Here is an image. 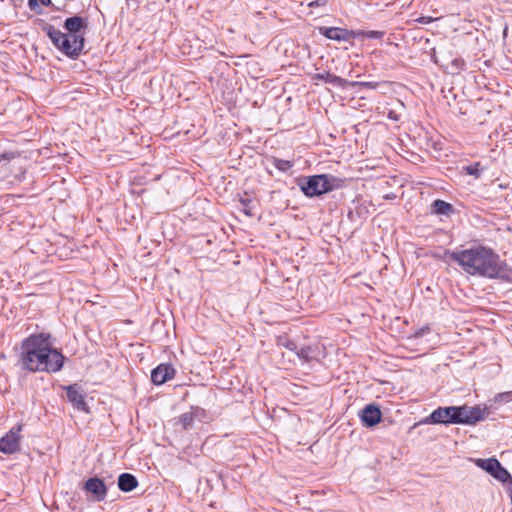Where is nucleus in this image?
<instances>
[{
    "label": "nucleus",
    "instance_id": "obj_27",
    "mask_svg": "<svg viewBox=\"0 0 512 512\" xmlns=\"http://www.w3.org/2000/svg\"><path fill=\"white\" fill-rule=\"evenodd\" d=\"M452 67L455 69V71H460L464 69L465 67V61L462 58H455L451 62Z\"/></svg>",
    "mask_w": 512,
    "mask_h": 512
},
{
    "label": "nucleus",
    "instance_id": "obj_21",
    "mask_svg": "<svg viewBox=\"0 0 512 512\" xmlns=\"http://www.w3.org/2000/svg\"><path fill=\"white\" fill-rule=\"evenodd\" d=\"M271 163L273 164V166L277 170H279L281 172H287L294 165V163L292 161L280 159V158H277V157H272L271 158Z\"/></svg>",
    "mask_w": 512,
    "mask_h": 512
},
{
    "label": "nucleus",
    "instance_id": "obj_15",
    "mask_svg": "<svg viewBox=\"0 0 512 512\" xmlns=\"http://www.w3.org/2000/svg\"><path fill=\"white\" fill-rule=\"evenodd\" d=\"M85 489L95 495L97 500H102L106 496L105 484L98 478H91L87 480Z\"/></svg>",
    "mask_w": 512,
    "mask_h": 512
},
{
    "label": "nucleus",
    "instance_id": "obj_14",
    "mask_svg": "<svg viewBox=\"0 0 512 512\" xmlns=\"http://www.w3.org/2000/svg\"><path fill=\"white\" fill-rule=\"evenodd\" d=\"M312 80H321L325 83L332 84L341 89H347L349 81L339 76L330 74L329 72L316 73L311 77Z\"/></svg>",
    "mask_w": 512,
    "mask_h": 512
},
{
    "label": "nucleus",
    "instance_id": "obj_6",
    "mask_svg": "<svg viewBox=\"0 0 512 512\" xmlns=\"http://www.w3.org/2000/svg\"><path fill=\"white\" fill-rule=\"evenodd\" d=\"M475 463L478 467L484 469L491 476L502 483L512 482L509 472L501 466L498 460L494 458L477 459Z\"/></svg>",
    "mask_w": 512,
    "mask_h": 512
},
{
    "label": "nucleus",
    "instance_id": "obj_12",
    "mask_svg": "<svg viewBox=\"0 0 512 512\" xmlns=\"http://www.w3.org/2000/svg\"><path fill=\"white\" fill-rule=\"evenodd\" d=\"M381 415V411L376 405L369 404L362 410L360 418L363 425L373 427L380 422Z\"/></svg>",
    "mask_w": 512,
    "mask_h": 512
},
{
    "label": "nucleus",
    "instance_id": "obj_24",
    "mask_svg": "<svg viewBox=\"0 0 512 512\" xmlns=\"http://www.w3.org/2000/svg\"><path fill=\"white\" fill-rule=\"evenodd\" d=\"M241 211L247 216H253V201L249 198H240Z\"/></svg>",
    "mask_w": 512,
    "mask_h": 512
},
{
    "label": "nucleus",
    "instance_id": "obj_29",
    "mask_svg": "<svg viewBox=\"0 0 512 512\" xmlns=\"http://www.w3.org/2000/svg\"><path fill=\"white\" fill-rule=\"evenodd\" d=\"M388 117L393 120H398L397 115L395 114L394 111H390Z\"/></svg>",
    "mask_w": 512,
    "mask_h": 512
},
{
    "label": "nucleus",
    "instance_id": "obj_30",
    "mask_svg": "<svg viewBox=\"0 0 512 512\" xmlns=\"http://www.w3.org/2000/svg\"><path fill=\"white\" fill-rule=\"evenodd\" d=\"M10 1L13 2L14 5H17V4L22 3L23 0H10Z\"/></svg>",
    "mask_w": 512,
    "mask_h": 512
},
{
    "label": "nucleus",
    "instance_id": "obj_20",
    "mask_svg": "<svg viewBox=\"0 0 512 512\" xmlns=\"http://www.w3.org/2000/svg\"><path fill=\"white\" fill-rule=\"evenodd\" d=\"M298 357L306 363L317 359L316 349L312 346H303L297 352Z\"/></svg>",
    "mask_w": 512,
    "mask_h": 512
},
{
    "label": "nucleus",
    "instance_id": "obj_4",
    "mask_svg": "<svg viewBox=\"0 0 512 512\" xmlns=\"http://www.w3.org/2000/svg\"><path fill=\"white\" fill-rule=\"evenodd\" d=\"M454 413L457 418L456 424H475L486 419L490 412L486 406L481 408L480 406L463 405L454 406Z\"/></svg>",
    "mask_w": 512,
    "mask_h": 512
},
{
    "label": "nucleus",
    "instance_id": "obj_28",
    "mask_svg": "<svg viewBox=\"0 0 512 512\" xmlns=\"http://www.w3.org/2000/svg\"><path fill=\"white\" fill-rule=\"evenodd\" d=\"M15 157H16V155L14 153L5 152V153L0 154V162H2L4 160L9 161Z\"/></svg>",
    "mask_w": 512,
    "mask_h": 512
},
{
    "label": "nucleus",
    "instance_id": "obj_19",
    "mask_svg": "<svg viewBox=\"0 0 512 512\" xmlns=\"http://www.w3.org/2000/svg\"><path fill=\"white\" fill-rule=\"evenodd\" d=\"M432 212L437 215H449L453 212L454 208L453 206L441 199H436L433 201L432 205Z\"/></svg>",
    "mask_w": 512,
    "mask_h": 512
},
{
    "label": "nucleus",
    "instance_id": "obj_7",
    "mask_svg": "<svg viewBox=\"0 0 512 512\" xmlns=\"http://www.w3.org/2000/svg\"><path fill=\"white\" fill-rule=\"evenodd\" d=\"M454 406L438 407L422 422L425 424H456Z\"/></svg>",
    "mask_w": 512,
    "mask_h": 512
},
{
    "label": "nucleus",
    "instance_id": "obj_3",
    "mask_svg": "<svg viewBox=\"0 0 512 512\" xmlns=\"http://www.w3.org/2000/svg\"><path fill=\"white\" fill-rule=\"evenodd\" d=\"M88 27V20L81 16L69 17L64 21L63 28L67 33L47 24L44 31L54 46L71 59H77L84 48V32Z\"/></svg>",
    "mask_w": 512,
    "mask_h": 512
},
{
    "label": "nucleus",
    "instance_id": "obj_26",
    "mask_svg": "<svg viewBox=\"0 0 512 512\" xmlns=\"http://www.w3.org/2000/svg\"><path fill=\"white\" fill-rule=\"evenodd\" d=\"M493 401L495 403H508L512 401V391L498 393Z\"/></svg>",
    "mask_w": 512,
    "mask_h": 512
},
{
    "label": "nucleus",
    "instance_id": "obj_25",
    "mask_svg": "<svg viewBox=\"0 0 512 512\" xmlns=\"http://www.w3.org/2000/svg\"><path fill=\"white\" fill-rule=\"evenodd\" d=\"M380 85L379 82L372 81H349L348 87H363L368 89H376Z\"/></svg>",
    "mask_w": 512,
    "mask_h": 512
},
{
    "label": "nucleus",
    "instance_id": "obj_17",
    "mask_svg": "<svg viewBox=\"0 0 512 512\" xmlns=\"http://www.w3.org/2000/svg\"><path fill=\"white\" fill-rule=\"evenodd\" d=\"M41 5L50 6L55 11L62 10V7L56 6L55 4L52 3L51 0H28L29 9L36 13L37 15H40L43 12Z\"/></svg>",
    "mask_w": 512,
    "mask_h": 512
},
{
    "label": "nucleus",
    "instance_id": "obj_11",
    "mask_svg": "<svg viewBox=\"0 0 512 512\" xmlns=\"http://www.w3.org/2000/svg\"><path fill=\"white\" fill-rule=\"evenodd\" d=\"M205 415V410L200 407H192L191 411L181 414L176 424L180 425L183 430H189L194 426V419Z\"/></svg>",
    "mask_w": 512,
    "mask_h": 512
},
{
    "label": "nucleus",
    "instance_id": "obj_18",
    "mask_svg": "<svg viewBox=\"0 0 512 512\" xmlns=\"http://www.w3.org/2000/svg\"><path fill=\"white\" fill-rule=\"evenodd\" d=\"M327 193L333 190L341 189L346 185V179L331 174H323Z\"/></svg>",
    "mask_w": 512,
    "mask_h": 512
},
{
    "label": "nucleus",
    "instance_id": "obj_23",
    "mask_svg": "<svg viewBox=\"0 0 512 512\" xmlns=\"http://www.w3.org/2000/svg\"><path fill=\"white\" fill-rule=\"evenodd\" d=\"M463 171H465L466 174L474 176L475 178H479L482 173V169L480 168V163L476 162L468 166H464Z\"/></svg>",
    "mask_w": 512,
    "mask_h": 512
},
{
    "label": "nucleus",
    "instance_id": "obj_32",
    "mask_svg": "<svg viewBox=\"0 0 512 512\" xmlns=\"http://www.w3.org/2000/svg\"><path fill=\"white\" fill-rule=\"evenodd\" d=\"M421 24L428 23L429 21L420 20Z\"/></svg>",
    "mask_w": 512,
    "mask_h": 512
},
{
    "label": "nucleus",
    "instance_id": "obj_10",
    "mask_svg": "<svg viewBox=\"0 0 512 512\" xmlns=\"http://www.w3.org/2000/svg\"><path fill=\"white\" fill-rule=\"evenodd\" d=\"M67 399L73 407L79 411L88 412V406L85 396L77 385H69L65 387Z\"/></svg>",
    "mask_w": 512,
    "mask_h": 512
},
{
    "label": "nucleus",
    "instance_id": "obj_31",
    "mask_svg": "<svg viewBox=\"0 0 512 512\" xmlns=\"http://www.w3.org/2000/svg\"><path fill=\"white\" fill-rule=\"evenodd\" d=\"M2 451H3V452H5V453H12V452H14L15 450L9 449V450H2Z\"/></svg>",
    "mask_w": 512,
    "mask_h": 512
},
{
    "label": "nucleus",
    "instance_id": "obj_22",
    "mask_svg": "<svg viewBox=\"0 0 512 512\" xmlns=\"http://www.w3.org/2000/svg\"><path fill=\"white\" fill-rule=\"evenodd\" d=\"M356 33V36H364L368 39H382L385 35L383 31L377 30H359Z\"/></svg>",
    "mask_w": 512,
    "mask_h": 512
},
{
    "label": "nucleus",
    "instance_id": "obj_16",
    "mask_svg": "<svg viewBox=\"0 0 512 512\" xmlns=\"http://www.w3.org/2000/svg\"><path fill=\"white\" fill-rule=\"evenodd\" d=\"M137 485L138 481L132 474L123 473L118 478V487L121 491L130 492L135 489Z\"/></svg>",
    "mask_w": 512,
    "mask_h": 512
},
{
    "label": "nucleus",
    "instance_id": "obj_9",
    "mask_svg": "<svg viewBox=\"0 0 512 512\" xmlns=\"http://www.w3.org/2000/svg\"><path fill=\"white\" fill-rule=\"evenodd\" d=\"M175 376V369L171 364L162 363L151 372V381L155 385H162Z\"/></svg>",
    "mask_w": 512,
    "mask_h": 512
},
{
    "label": "nucleus",
    "instance_id": "obj_1",
    "mask_svg": "<svg viewBox=\"0 0 512 512\" xmlns=\"http://www.w3.org/2000/svg\"><path fill=\"white\" fill-rule=\"evenodd\" d=\"M446 255L471 276L488 279H512V269L500 259L493 249L483 245L458 251H447Z\"/></svg>",
    "mask_w": 512,
    "mask_h": 512
},
{
    "label": "nucleus",
    "instance_id": "obj_8",
    "mask_svg": "<svg viewBox=\"0 0 512 512\" xmlns=\"http://www.w3.org/2000/svg\"><path fill=\"white\" fill-rule=\"evenodd\" d=\"M319 33L334 41H349L356 36L355 31L339 27H320Z\"/></svg>",
    "mask_w": 512,
    "mask_h": 512
},
{
    "label": "nucleus",
    "instance_id": "obj_13",
    "mask_svg": "<svg viewBox=\"0 0 512 512\" xmlns=\"http://www.w3.org/2000/svg\"><path fill=\"white\" fill-rule=\"evenodd\" d=\"M21 430V425L12 427L3 437H1L0 448H17L21 437Z\"/></svg>",
    "mask_w": 512,
    "mask_h": 512
},
{
    "label": "nucleus",
    "instance_id": "obj_2",
    "mask_svg": "<svg viewBox=\"0 0 512 512\" xmlns=\"http://www.w3.org/2000/svg\"><path fill=\"white\" fill-rule=\"evenodd\" d=\"M64 360L61 351L53 348L50 334H31L21 342L19 362L25 371L56 373L62 369Z\"/></svg>",
    "mask_w": 512,
    "mask_h": 512
},
{
    "label": "nucleus",
    "instance_id": "obj_5",
    "mask_svg": "<svg viewBox=\"0 0 512 512\" xmlns=\"http://www.w3.org/2000/svg\"><path fill=\"white\" fill-rule=\"evenodd\" d=\"M297 186L307 197H317L327 193L324 175L303 176L296 180Z\"/></svg>",
    "mask_w": 512,
    "mask_h": 512
}]
</instances>
